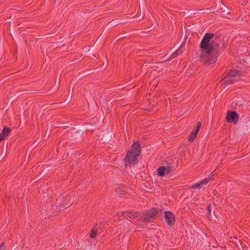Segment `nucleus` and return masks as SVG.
I'll list each match as a JSON object with an SVG mask.
<instances>
[{"instance_id": "f257e3e1", "label": "nucleus", "mask_w": 250, "mask_h": 250, "mask_svg": "<svg viewBox=\"0 0 250 250\" xmlns=\"http://www.w3.org/2000/svg\"><path fill=\"white\" fill-rule=\"evenodd\" d=\"M214 37V34L212 33H206L200 44L202 49L200 60L207 65L214 63L219 53V43L216 41H211Z\"/></svg>"}, {"instance_id": "f03ea898", "label": "nucleus", "mask_w": 250, "mask_h": 250, "mask_svg": "<svg viewBox=\"0 0 250 250\" xmlns=\"http://www.w3.org/2000/svg\"><path fill=\"white\" fill-rule=\"evenodd\" d=\"M141 152V149L138 142L133 144L130 150L127 152L125 159V163L131 165L138 163Z\"/></svg>"}, {"instance_id": "7ed1b4c3", "label": "nucleus", "mask_w": 250, "mask_h": 250, "mask_svg": "<svg viewBox=\"0 0 250 250\" xmlns=\"http://www.w3.org/2000/svg\"><path fill=\"white\" fill-rule=\"evenodd\" d=\"M242 75V73L240 71L232 69L227 76L222 79L221 82L225 85H229L238 81Z\"/></svg>"}, {"instance_id": "20e7f679", "label": "nucleus", "mask_w": 250, "mask_h": 250, "mask_svg": "<svg viewBox=\"0 0 250 250\" xmlns=\"http://www.w3.org/2000/svg\"><path fill=\"white\" fill-rule=\"evenodd\" d=\"M162 211L157 208H152L150 209L147 212L144 214L143 217L144 221H149L151 218H152L157 215L161 214Z\"/></svg>"}, {"instance_id": "39448f33", "label": "nucleus", "mask_w": 250, "mask_h": 250, "mask_svg": "<svg viewBox=\"0 0 250 250\" xmlns=\"http://www.w3.org/2000/svg\"><path fill=\"white\" fill-rule=\"evenodd\" d=\"M238 116L235 111H228L226 119L229 123H233L236 124L237 122Z\"/></svg>"}, {"instance_id": "423d86ee", "label": "nucleus", "mask_w": 250, "mask_h": 250, "mask_svg": "<svg viewBox=\"0 0 250 250\" xmlns=\"http://www.w3.org/2000/svg\"><path fill=\"white\" fill-rule=\"evenodd\" d=\"M165 219L167 224L170 226H172L175 224V217L172 212L170 211H166L165 212Z\"/></svg>"}, {"instance_id": "0eeeda50", "label": "nucleus", "mask_w": 250, "mask_h": 250, "mask_svg": "<svg viewBox=\"0 0 250 250\" xmlns=\"http://www.w3.org/2000/svg\"><path fill=\"white\" fill-rule=\"evenodd\" d=\"M210 180L211 178H205L203 180H201L198 183L193 185L192 186H190L189 188L191 189L200 188L203 185H207Z\"/></svg>"}, {"instance_id": "6e6552de", "label": "nucleus", "mask_w": 250, "mask_h": 250, "mask_svg": "<svg viewBox=\"0 0 250 250\" xmlns=\"http://www.w3.org/2000/svg\"><path fill=\"white\" fill-rule=\"evenodd\" d=\"M63 200L62 203H60V205L62 206V210L69 207L72 203V200L69 196H63Z\"/></svg>"}, {"instance_id": "1a4fd4ad", "label": "nucleus", "mask_w": 250, "mask_h": 250, "mask_svg": "<svg viewBox=\"0 0 250 250\" xmlns=\"http://www.w3.org/2000/svg\"><path fill=\"white\" fill-rule=\"evenodd\" d=\"M201 124L198 122L197 123V128L195 130L192 131L188 137V141L192 142L197 136V133L201 127Z\"/></svg>"}, {"instance_id": "9d476101", "label": "nucleus", "mask_w": 250, "mask_h": 250, "mask_svg": "<svg viewBox=\"0 0 250 250\" xmlns=\"http://www.w3.org/2000/svg\"><path fill=\"white\" fill-rule=\"evenodd\" d=\"M10 131L11 130L10 128L7 126L4 127L2 132L0 134V142L5 139V138L9 134Z\"/></svg>"}, {"instance_id": "9b49d317", "label": "nucleus", "mask_w": 250, "mask_h": 250, "mask_svg": "<svg viewBox=\"0 0 250 250\" xmlns=\"http://www.w3.org/2000/svg\"><path fill=\"white\" fill-rule=\"evenodd\" d=\"M157 174L159 176H164L166 174V167L163 166L159 167L157 169Z\"/></svg>"}, {"instance_id": "f8f14e48", "label": "nucleus", "mask_w": 250, "mask_h": 250, "mask_svg": "<svg viewBox=\"0 0 250 250\" xmlns=\"http://www.w3.org/2000/svg\"><path fill=\"white\" fill-rule=\"evenodd\" d=\"M183 52V51L182 50L180 49H179L178 50H177L176 51H175L172 54V55L171 56V57L167 59L166 60L167 61H169L175 57H176L178 55L181 54V53H182Z\"/></svg>"}, {"instance_id": "ddd939ff", "label": "nucleus", "mask_w": 250, "mask_h": 250, "mask_svg": "<svg viewBox=\"0 0 250 250\" xmlns=\"http://www.w3.org/2000/svg\"><path fill=\"white\" fill-rule=\"evenodd\" d=\"M62 207L61 205V207L59 206V207H57V206H52V210H53V212L54 213V215H55L57 214L58 212H59L62 209Z\"/></svg>"}, {"instance_id": "4468645a", "label": "nucleus", "mask_w": 250, "mask_h": 250, "mask_svg": "<svg viewBox=\"0 0 250 250\" xmlns=\"http://www.w3.org/2000/svg\"><path fill=\"white\" fill-rule=\"evenodd\" d=\"M138 212H130L127 213L126 215V218H129L130 219H134L137 217H138Z\"/></svg>"}, {"instance_id": "2eb2a0df", "label": "nucleus", "mask_w": 250, "mask_h": 250, "mask_svg": "<svg viewBox=\"0 0 250 250\" xmlns=\"http://www.w3.org/2000/svg\"><path fill=\"white\" fill-rule=\"evenodd\" d=\"M174 168L170 167H166V174L171 176L173 172Z\"/></svg>"}, {"instance_id": "dca6fc26", "label": "nucleus", "mask_w": 250, "mask_h": 250, "mask_svg": "<svg viewBox=\"0 0 250 250\" xmlns=\"http://www.w3.org/2000/svg\"><path fill=\"white\" fill-rule=\"evenodd\" d=\"M207 209L208 210V212L207 213V215H207V216L208 217H209L210 216V214H211V204H209L208 206V207L207 208Z\"/></svg>"}, {"instance_id": "f3484780", "label": "nucleus", "mask_w": 250, "mask_h": 250, "mask_svg": "<svg viewBox=\"0 0 250 250\" xmlns=\"http://www.w3.org/2000/svg\"><path fill=\"white\" fill-rule=\"evenodd\" d=\"M97 236V232L95 230H94L93 229H92L91 230V233H90V236L92 238H94Z\"/></svg>"}, {"instance_id": "a211bd4d", "label": "nucleus", "mask_w": 250, "mask_h": 250, "mask_svg": "<svg viewBox=\"0 0 250 250\" xmlns=\"http://www.w3.org/2000/svg\"><path fill=\"white\" fill-rule=\"evenodd\" d=\"M115 190L116 191V192L122 195L124 194L125 191L124 190H122L120 188H115Z\"/></svg>"}, {"instance_id": "6ab92c4d", "label": "nucleus", "mask_w": 250, "mask_h": 250, "mask_svg": "<svg viewBox=\"0 0 250 250\" xmlns=\"http://www.w3.org/2000/svg\"><path fill=\"white\" fill-rule=\"evenodd\" d=\"M6 249V245L5 243H2L0 246V250H4Z\"/></svg>"}, {"instance_id": "aec40b11", "label": "nucleus", "mask_w": 250, "mask_h": 250, "mask_svg": "<svg viewBox=\"0 0 250 250\" xmlns=\"http://www.w3.org/2000/svg\"><path fill=\"white\" fill-rule=\"evenodd\" d=\"M215 12H216V13H219L220 12L219 11V10H217L216 12H215V11H212V12L211 11H210V13H214Z\"/></svg>"}, {"instance_id": "412c9836", "label": "nucleus", "mask_w": 250, "mask_h": 250, "mask_svg": "<svg viewBox=\"0 0 250 250\" xmlns=\"http://www.w3.org/2000/svg\"><path fill=\"white\" fill-rule=\"evenodd\" d=\"M59 82H58V83H57V82H56L55 83V86H56H56H59Z\"/></svg>"}]
</instances>
